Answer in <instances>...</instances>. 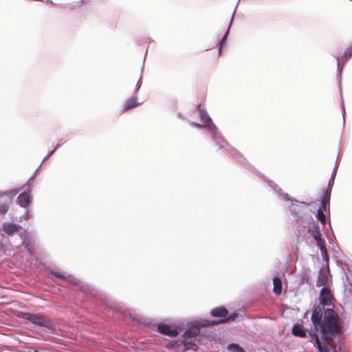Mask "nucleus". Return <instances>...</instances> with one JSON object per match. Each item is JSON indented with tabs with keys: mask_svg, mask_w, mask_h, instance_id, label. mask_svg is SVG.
I'll return each instance as SVG.
<instances>
[{
	"mask_svg": "<svg viewBox=\"0 0 352 352\" xmlns=\"http://www.w3.org/2000/svg\"><path fill=\"white\" fill-rule=\"evenodd\" d=\"M318 246L319 247V248L320 250L321 254H322L323 258L324 259V261L327 263V265H329V255H328L327 250L326 246H325V243H322V244H319Z\"/></svg>",
	"mask_w": 352,
	"mask_h": 352,
	"instance_id": "nucleus-16",
	"label": "nucleus"
},
{
	"mask_svg": "<svg viewBox=\"0 0 352 352\" xmlns=\"http://www.w3.org/2000/svg\"><path fill=\"white\" fill-rule=\"evenodd\" d=\"M328 283V275L325 273L320 272L317 280L316 286L320 287L326 285Z\"/></svg>",
	"mask_w": 352,
	"mask_h": 352,
	"instance_id": "nucleus-14",
	"label": "nucleus"
},
{
	"mask_svg": "<svg viewBox=\"0 0 352 352\" xmlns=\"http://www.w3.org/2000/svg\"><path fill=\"white\" fill-rule=\"evenodd\" d=\"M320 303L324 305H330L333 299L331 290L327 287H323L320 292Z\"/></svg>",
	"mask_w": 352,
	"mask_h": 352,
	"instance_id": "nucleus-6",
	"label": "nucleus"
},
{
	"mask_svg": "<svg viewBox=\"0 0 352 352\" xmlns=\"http://www.w3.org/2000/svg\"><path fill=\"white\" fill-rule=\"evenodd\" d=\"M228 349L233 352H245L242 347L237 344H230L228 346Z\"/></svg>",
	"mask_w": 352,
	"mask_h": 352,
	"instance_id": "nucleus-18",
	"label": "nucleus"
},
{
	"mask_svg": "<svg viewBox=\"0 0 352 352\" xmlns=\"http://www.w3.org/2000/svg\"><path fill=\"white\" fill-rule=\"evenodd\" d=\"M210 314L213 317H219V318H223V320H226L228 318H229L230 316H228V311L227 309L223 307H217L213 309Z\"/></svg>",
	"mask_w": 352,
	"mask_h": 352,
	"instance_id": "nucleus-9",
	"label": "nucleus"
},
{
	"mask_svg": "<svg viewBox=\"0 0 352 352\" xmlns=\"http://www.w3.org/2000/svg\"><path fill=\"white\" fill-rule=\"evenodd\" d=\"M140 80V75L139 73H138L132 79L131 82L135 85L136 91L138 90V89L140 88V85H139Z\"/></svg>",
	"mask_w": 352,
	"mask_h": 352,
	"instance_id": "nucleus-19",
	"label": "nucleus"
},
{
	"mask_svg": "<svg viewBox=\"0 0 352 352\" xmlns=\"http://www.w3.org/2000/svg\"><path fill=\"white\" fill-rule=\"evenodd\" d=\"M9 206L6 204H0V214L3 215L5 214L8 210Z\"/></svg>",
	"mask_w": 352,
	"mask_h": 352,
	"instance_id": "nucleus-21",
	"label": "nucleus"
},
{
	"mask_svg": "<svg viewBox=\"0 0 352 352\" xmlns=\"http://www.w3.org/2000/svg\"><path fill=\"white\" fill-rule=\"evenodd\" d=\"M335 176H336V173L334 172L332 174L331 179L329 182L328 188L324 191V195H322V197L320 201V202H321L320 206L319 207V208H322L323 210H326L327 206L328 204H329L332 186L333 184Z\"/></svg>",
	"mask_w": 352,
	"mask_h": 352,
	"instance_id": "nucleus-5",
	"label": "nucleus"
},
{
	"mask_svg": "<svg viewBox=\"0 0 352 352\" xmlns=\"http://www.w3.org/2000/svg\"><path fill=\"white\" fill-rule=\"evenodd\" d=\"M237 314H231L230 316L226 320H219L218 321L204 320L201 322H195L192 323L191 325L188 327L187 330L184 333V340L180 342L177 340V348L182 347L184 350H196L197 345L194 342V340H192V339L199 335L200 331V327H209L219 324L221 323L227 322L229 321H234L235 320Z\"/></svg>",
	"mask_w": 352,
	"mask_h": 352,
	"instance_id": "nucleus-2",
	"label": "nucleus"
},
{
	"mask_svg": "<svg viewBox=\"0 0 352 352\" xmlns=\"http://www.w3.org/2000/svg\"><path fill=\"white\" fill-rule=\"evenodd\" d=\"M22 189L25 191L24 192L20 194L17 198L18 204L21 207H28L30 203V184L29 183L25 184Z\"/></svg>",
	"mask_w": 352,
	"mask_h": 352,
	"instance_id": "nucleus-4",
	"label": "nucleus"
},
{
	"mask_svg": "<svg viewBox=\"0 0 352 352\" xmlns=\"http://www.w3.org/2000/svg\"><path fill=\"white\" fill-rule=\"evenodd\" d=\"M52 274H53L55 277L59 278L60 279H65V276L58 272H52Z\"/></svg>",
	"mask_w": 352,
	"mask_h": 352,
	"instance_id": "nucleus-24",
	"label": "nucleus"
},
{
	"mask_svg": "<svg viewBox=\"0 0 352 352\" xmlns=\"http://www.w3.org/2000/svg\"><path fill=\"white\" fill-rule=\"evenodd\" d=\"M292 333L296 336L301 338L306 337V331L304 327L300 324H295L292 328Z\"/></svg>",
	"mask_w": 352,
	"mask_h": 352,
	"instance_id": "nucleus-12",
	"label": "nucleus"
},
{
	"mask_svg": "<svg viewBox=\"0 0 352 352\" xmlns=\"http://www.w3.org/2000/svg\"><path fill=\"white\" fill-rule=\"evenodd\" d=\"M326 210H323L322 208H318L317 211V218L322 223V224H326V217L324 212Z\"/></svg>",
	"mask_w": 352,
	"mask_h": 352,
	"instance_id": "nucleus-17",
	"label": "nucleus"
},
{
	"mask_svg": "<svg viewBox=\"0 0 352 352\" xmlns=\"http://www.w3.org/2000/svg\"><path fill=\"white\" fill-rule=\"evenodd\" d=\"M158 331L164 335H166L171 337L176 336V329H172L170 325L165 324H160L157 326Z\"/></svg>",
	"mask_w": 352,
	"mask_h": 352,
	"instance_id": "nucleus-8",
	"label": "nucleus"
},
{
	"mask_svg": "<svg viewBox=\"0 0 352 352\" xmlns=\"http://www.w3.org/2000/svg\"><path fill=\"white\" fill-rule=\"evenodd\" d=\"M23 318L39 327H44L47 329H52L53 327V323L50 319L45 315L41 313L36 314L25 313L23 314Z\"/></svg>",
	"mask_w": 352,
	"mask_h": 352,
	"instance_id": "nucleus-3",
	"label": "nucleus"
},
{
	"mask_svg": "<svg viewBox=\"0 0 352 352\" xmlns=\"http://www.w3.org/2000/svg\"><path fill=\"white\" fill-rule=\"evenodd\" d=\"M345 58L347 60L352 56V45H350L344 53Z\"/></svg>",
	"mask_w": 352,
	"mask_h": 352,
	"instance_id": "nucleus-22",
	"label": "nucleus"
},
{
	"mask_svg": "<svg viewBox=\"0 0 352 352\" xmlns=\"http://www.w3.org/2000/svg\"><path fill=\"white\" fill-rule=\"evenodd\" d=\"M345 58L347 60L352 56V45H350L344 53Z\"/></svg>",
	"mask_w": 352,
	"mask_h": 352,
	"instance_id": "nucleus-23",
	"label": "nucleus"
},
{
	"mask_svg": "<svg viewBox=\"0 0 352 352\" xmlns=\"http://www.w3.org/2000/svg\"><path fill=\"white\" fill-rule=\"evenodd\" d=\"M20 228L21 227L16 224L5 223L3 225V230L8 235H11L17 232Z\"/></svg>",
	"mask_w": 352,
	"mask_h": 352,
	"instance_id": "nucleus-11",
	"label": "nucleus"
},
{
	"mask_svg": "<svg viewBox=\"0 0 352 352\" xmlns=\"http://www.w3.org/2000/svg\"><path fill=\"white\" fill-rule=\"evenodd\" d=\"M230 25V24L229 25V26ZM229 28L230 27L228 28L225 35L223 36V37L221 38V40L219 41V44H218V46H219V53L221 54V50H222V47H223V43H225L226 40V38H227V35L228 34V31H229Z\"/></svg>",
	"mask_w": 352,
	"mask_h": 352,
	"instance_id": "nucleus-20",
	"label": "nucleus"
},
{
	"mask_svg": "<svg viewBox=\"0 0 352 352\" xmlns=\"http://www.w3.org/2000/svg\"><path fill=\"white\" fill-rule=\"evenodd\" d=\"M199 111V117L201 120L203 122L205 126H210V125H213L211 118L209 117L208 113L206 110L201 108V104H199L198 106Z\"/></svg>",
	"mask_w": 352,
	"mask_h": 352,
	"instance_id": "nucleus-10",
	"label": "nucleus"
},
{
	"mask_svg": "<svg viewBox=\"0 0 352 352\" xmlns=\"http://www.w3.org/2000/svg\"><path fill=\"white\" fill-rule=\"evenodd\" d=\"M273 291L276 294H280L282 291V283L279 278L276 277L273 279Z\"/></svg>",
	"mask_w": 352,
	"mask_h": 352,
	"instance_id": "nucleus-15",
	"label": "nucleus"
},
{
	"mask_svg": "<svg viewBox=\"0 0 352 352\" xmlns=\"http://www.w3.org/2000/svg\"><path fill=\"white\" fill-rule=\"evenodd\" d=\"M80 2H81L82 4L85 3V1H84V0H82Z\"/></svg>",
	"mask_w": 352,
	"mask_h": 352,
	"instance_id": "nucleus-25",
	"label": "nucleus"
},
{
	"mask_svg": "<svg viewBox=\"0 0 352 352\" xmlns=\"http://www.w3.org/2000/svg\"><path fill=\"white\" fill-rule=\"evenodd\" d=\"M21 190H18L15 192V194L18 193Z\"/></svg>",
	"mask_w": 352,
	"mask_h": 352,
	"instance_id": "nucleus-26",
	"label": "nucleus"
},
{
	"mask_svg": "<svg viewBox=\"0 0 352 352\" xmlns=\"http://www.w3.org/2000/svg\"><path fill=\"white\" fill-rule=\"evenodd\" d=\"M309 232L316 242L317 245L319 244L324 243V241L321 237L320 229L318 225L314 223L312 226L309 227Z\"/></svg>",
	"mask_w": 352,
	"mask_h": 352,
	"instance_id": "nucleus-7",
	"label": "nucleus"
},
{
	"mask_svg": "<svg viewBox=\"0 0 352 352\" xmlns=\"http://www.w3.org/2000/svg\"><path fill=\"white\" fill-rule=\"evenodd\" d=\"M140 103L137 102V98L136 97H132L126 100L125 102L123 109L124 111H126L129 109H131L132 108H134L137 106H138Z\"/></svg>",
	"mask_w": 352,
	"mask_h": 352,
	"instance_id": "nucleus-13",
	"label": "nucleus"
},
{
	"mask_svg": "<svg viewBox=\"0 0 352 352\" xmlns=\"http://www.w3.org/2000/svg\"><path fill=\"white\" fill-rule=\"evenodd\" d=\"M311 321L315 330L320 334V338L316 334L313 336L318 352H338L334 338L342 333V327L336 312L318 306L313 311Z\"/></svg>",
	"mask_w": 352,
	"mask_h": 352,
	"instance_id": "nucleus-1",
	"label": "nucleus"
}]
</instances>
